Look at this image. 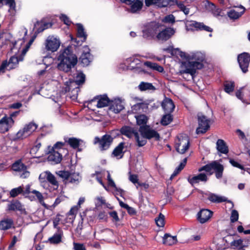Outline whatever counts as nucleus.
Listing matches in <instances>:
<instances>
[{
	"instance_id": "obj_1",
	"label": "nucleus",
	"mask_w": 250,
	"mask_h": 250,
	"mask_svg": "<svg viewBox=\"0 0 250 250\" xmlns=\"http://www.w3.org/2000/svg\"><path fill=\"white\" fill-rule=\"evenodd\" d=\"M180 56L186 60L182 63V67L184 69L183 73L190 74L193 76L197 69H201L203 66L202 62L205 60V55L201 52H180Z\"/></svg>"
},
{
	"instance_id": "obj_2",
	"label": "nucleus",
	"mask_w": 250,
	"mask_h": 250,
	"mask_svg": "<svg viewBox=\"0 0 250 250\" xmlns=\"http://www.w3.org/2000/svg\"><path fill=\"white\" fill-rule=\"evenodd\" d=\"M34 41V39L30 40L28 42H25L24 39H19L16 41L11 48L12 51L16 54V55L11 57L8 63H6V66L10 69H12L17 66L20 61H22L23 57L29 49Z\"/></svg>"
},
{
	"instance_id": "obj_3",
	"label": "nucleus",
	"mask_w": 250,
	"mask_h": 250,
	"mask_svg": "<svg viewBox=\"0 0 250 250\" xmlns=\"http://www.w3.org/2000/svg\"><path fill=\"white\" fill-rule=\"evenodd\" d=\"M58 60L59 61L58 69L65 72H69L78 62L77 56L68 47L60 51Z\"/></svg>"
},
{
	"instance_id": "obj_4",
	"label": "nucleus",
	"mask_w": 250,
	"mask_h": 250,
	"mask_svg": "<svg viewBox=\"0 0 250 250\" xmlns=\"http://www.w3.org/2000/svg\"><path fill=\"white\" fill-rule=\"evenodd\" d=\"M19 113L20 111H17L10 113L9 116L5 114L0 115V133L4 134L13 127Z\"/></svg>"
},
{
	"instance_id": "obj_5",
	"label": "nucleus",
	"mask_w": 250,
	"mask_h": 250,
	"mask_svg": "<svg viewBox=\"0 0 250 250\" xmlns=\"http://www.w3.org/2000/svg\"><path fill=\"white\" fill-rule=\"evenodd\" d=\"M212 170H214L215 172L216 178L220 179L222 178L224 171V167L222 165L215 161L201 167L198 169V171L201 172L205 170L211 174L212 173Z\"/></svg>"
},
{
	"instance_id": "obj_6",
	"label": "nucleus",
	"mask_w": 250,
	"mask_h": 250,
	"mask_svg": "<svg viewBox=\"0 0 250 250\" xmlns=\"http://www.w3.org/2000/svg\"><path fill=\"white\" fill-rule=\"evenodd\" d=\"M38 125L31 122L24 125L16 134L17 139H23L31 135L37 129Z\"/></svg>"
},
{
	"instance_id": "obj_7",
	"label": "nucleus",
	"mask_w": 250,
	"mask_h": 250,
	"mask_svg": "<svg viewBox=\"0 0 250 250\" xmlns=\"http://www.w3.org/2000/svg\"><path fill=\"white\" fill-rule=\"evenodd\" d=\"M189 146V140L187 135H180L177 137V139L175 141V148L179 153H185Z\"/></svg>"
},
{
	"instance_id": "obj_8",
	"label": "nucleus",
	"mask_w": 250,
	"mask_h": 250,
	"mask_svg": "<svg viewBox=\"0 0 250 250\" xmlns=\"http://www.w3.org/2000/svg\"><path fill=\"white\" fill-rule=\"evenodd\" d=\"M47 51L54 52L58 50L61 45V41L59 38L54 36H49L44 43Z\"/></svg>"
},
{
	"instance_id": "obj_9",
	"label": "nucleus",
	"mask_w": 250,
	"mask_h": 250,
	"mask_svg": "<svg viewBox=\"0 0 250 250\" xmlns=\"http://www.w3.org/2000/svg\"><path fill=\"white\" fill-rule=\"evenodd\" d=\"M160 27V24L155 22H151L146 25L143 30V37L145 38H153L157 34Z\"/></svg>"
},
{
	"instance_id": "obj_10",
	"label": "nucleus",
	"mask_w": 250,
	"mask_h": 250,
	"mask_svg": "<svg viewBox=\"0 0 250 250\" xmlns=\"http://www.w3.org/2000/svg\"><path fill=\"white\" fill-rule=\"evenodd\" d=\"M198 127L196 129L197 134H203L209 128V121L202 114L198 115Z\"/></svg>"
},
{
	"instance_id": "obj_11",
	"label": "nucleus",
	"mask_w": 250,
	"mask_h": 250,
	"mask_svg": "<svg viewBox=\"0 0 250 250\" xmlns=\"http://www.w3.org/2000/svg\"><path fill=\"white\" fill-rule=\"evenodd\" d=\"M39 180L42 183H46V181L54 186V189L58 188V182L55 177L50 172L46 171L42 172L39 176Z\"/></svg>"
},
{
	"instance_id": "obj_12",
	"label": "nucleus",
	"mask_w": 250,
	"mask_h": 250,
	"mask_svg": "<svg viewBox=\"0 0 250 250\" xmlns=\"http://www.w3.org/2000/svg\"><path fill=\"white\" fill-rule=\"evenodd\" d=\"M139 131L142 135L147 139L154 138L155 140H159L160 139L159 133L148 126H140Z\"/></svg>"
},
{
	"instance_id": "obj_13",
	"label": "nucleus",
	"mask_w": 250,
	"mask_h": 250,
	"mask_svg": "<svg viewBox=\"0 0 250 250\" xmlns=\"http://www.w3.org/2000/svg\"><path fill=\"white\" fill-rule=\"evenodd\" d=\"M239 66L244 73L248 71V67L250 62V55L249 53L244 52L239 54L237 57Z\"/></svg>"
},
{
	"instance_id": "obj_14",
	"label": "nucleus",
	"mask_w": 250,
	"mask_h": 250,
	"mask_svg": "<svg viewBox=\"0 0 250 250\" xmlns=\"http://www.w3.org/2000/svg\"><path fill=\"white\" fill-rule=\"evenodd\" d=\"M112 141V137L109 135H105L101 139L96 137L94 139V144H99V147L102 150L107 149Z\"/></svg>"
},
{
	"instance_id": "obj_15",
	"label": "nucleus",
	"mask_w": 250,
	"mask_h": 250,
	"mask_svg": "<svg viewBox=\"0 0 250 250\" xmlns=\"http://www.w3.org/2000/svg\"><path fill=\"white\" fill-rule=\"evenodd\" d=\"M85 75L83 73H79L76 78L75 81H69L65 82V92L69 91L71 89V87L73 86L79 85L80 84H83L85 81Z\"/></svg>"
},
{
	"instance_id": "obj_16",
	"label": "nucleus",
	"mask_w": 250,
	"mask_h": 250,
	"mask_svg": "<svg viewBox=\"0 0 250 250\" xmlns=\"http://www.w3.org/2000/svg\"><path fill=\"white\" fill-rule=\"evenodd\" d=\"M125 67L123 69L133 70L140 67L141 62L138 59L132 57L126 59L125 62Z\"/></svg>"
},
{
	"instance_id": "obj_17",
	"label": "nucleus",
	"mask_w": 250,
	"mask_h": 250,
	"mask_svg": "<svg viewBox=\"0 0 250 250\" xmlns=\"http://www.w3.org/2000/svg\"><path fill=\"white\" fill-rule=\"evenodd\" d=\"M213 212L209 209H202L197 214V219L201 224L208 222L212 215Z\"/></svg>"
},
{
	"instance_id": "obj_18",
	"label": "nucleus",
	"mask_w": 250,
	"mask_h": 250,
	"mask_svg": "<svg viewBox=\"0 0 250 250\" xmlns=\"http://www.w3.org/2000/svg\"><path fill=\"white\" fill-rule=\"evenodd\" d=\"M46 153L48 154L47 160L54 164H59L62 160V154L58 151L55 150H48Z\"/></svg>"
},
{
	"instance_id": "obj_19",
	"label": "nucleus",
	"mask_w": 250,
	"mask_h": 250,
	"mask_svg": "<svg viewBox=\"0 0 250 250\" xmlns=\"http://www.w3.org/2000/svg\"><path fill=\"white\" fill-rule=\"evenodd\" d=\"M124 108V102L120 98H115L111 101L110 110L118 113Z\"/></svg>"
},
{
	"instance_id": "obj_20",
	"label": "nucleus",
	"mask_w": 250,
	"mask_h": 250,
	"mask_svg": "<svg viewBox=\"0 0 250 250\" xmlns=\"http://www.w3.org/2000/svg\"><path fill=\"white\" fill-rule=\"evenodd\" d=\"M208 180L207 174L204 173H200L196 175H190L188 178V182L192 185L198 184L200 182L206 183Z\"/></svg>"
},
{
	"instance_id": "obj_21",
	"label": "nucleus",
	"mask_w": 250,
	"mask_h": 250,
	"mask_svg": "<svg viewBox=\"0 0 250 250\" xmlns=\"http://www.w3.org/2000/svg\"><path fill=\"white\" fill-rule=\"evenodd\" d=\"M80 60L83 65L87 66L92 60V57L90 53V49L87 46L83 47V52L80 57Z\"/></svg>"
},
{
	"instance_id": "obj_22",
	"label": "nucleus",
	"mask_w": 250,
	"mask_h": 250,
	"mask_svg": "<svg viewBox=\"0 0 250 250\" xmlns=\"http://www.w3.org/2000/svg\"><path fill=\"white\" fill-rule=\"evenodd\" d=\"M188 26L191 27V29L197 30H205L207 32H211L212 29L210 27L205 25L203 22H199L196 21H190Z\"/></svg>"
},
{
	"instance_id": "obj_23",
	"label": "nucleus",
	"mask_w": 250,
	"mask_h": 250,
	"mask_svg": "<svg viewBox=\"0 0 250 250\" xmlns=\"http://www.w3.org/2000/svg\"><path fill=\"white\" fill-rule=\"evenodd\" d=\"M175 33L173 28H167L159 32L157 38L159 40L167 41Z\"/></svg>"
},
{
	"instance_id": "obj_24",
	"label": "nucleus",
	"mask_w": 250,
	"mask_h": 250,
	"mask_svg": "<svg viewBox=\"0 0 250 250\" xmlns=\"http://www.w3.org/2000/svg\"><path fill=\"white\" fill-rule=\"evenodd\" d=\"M64 141L65 144L67 143L73 149H78L79 151H81L79 146L83 142V141L75 137L65 138Z\"/></svg>"
},
{
	"instance_id": "obj_25",
	"label": "nucleus",
	"mask_w": 250,
	"mask_h": 250,
	"mask_svg": "<svg viewBox=\"0 0 250 250\" xmlns=\"http://www.w3.org/2000/svg\"><path fill=\"white\" fill-rule=\"evenodd\" d=\"M162 106L165 113H171L175 108L173 101L168 98L164 99L162 103Z\"/></svg>"
},
{
	"instance_id": "obj_26",
	"label": "nucleus",
	"mask_w": 250,
	"mask_h": 250,
	"mask_svg": "<svg viewBox=\"0 0 250 250\" xmlns=\"http://www.w3.org/2000/svg\"><path fill=\"white\" fill-rule=\"evenodd\" d=\"M245 10V8L243 6L240 8L231 9L228 12V16L231 19H237L243 14Z\"/></svg>"
},
{
	"instance_id": "obj_27",
	"label": "nucleus",
	"mask_w": 250,
	"mask_h": 250,
	"mask_svg": "<svg viewBox=\"0 0 250 250\" xmlns=\"http://www.w3.org/2000/svg\"><path fill=\"white\" fill-rule=\"evenodd\" d=\"M65 145V143L62 142H57L53 146H49L47 147L48 150H55L56 151H58L60 152V153H63L65 154V155L68 154V150L67 149H64V146Z\"/></svg>"
},
{
	"instance_id": "obj_28",
	"label": "nucleus",
	"mask_w": 250,
	"mask_h": 250,
	"mask_svg": "<svg viewBox=\"0 0 250 250\" xmlns=\"http://www.w3.org/2000/svg\"><path fill=\"white\" fill-rule=\"evenodd\" d=\"M148 107L146 103H137L131 106V110L134 113H140L144 111Z\"/></svg>"
},
{
	"instance_id": "obj_29",
	"label": "nucleus",
	"mask_w": 250,
	"mask_h": 250,
	"mask_svg": "<svg viewBox=\"0 0 250 250\" xmlns=\"http://www.w3.org/2000/svg\"><path fill=\"white\" fill-rule=\"evenodd\" d=\"M13 225V220L11 218H4L0 221V229L7 230L12 228Z\"/></svg>"
},
{
	"instance_id": "obj_30",
	"label": "nucleus",
	"mask_w": 250,
	"mask_h": 250,
	"mask_svg": "<svg viewBox=\"0 0 250 250\" xmlns=\"http://www.w3.org/2000/svg\"><path fill=\"white\" fill-rule=\"evenodd\" d=\"M98 101L97 106L98 108H102L108 105L110 103V100L106 95H100L97 98Z\"/></svg>"
},
{
	"instance_id": "obj_31",
	"label": "nucleus",
	"mask_w": 250,
	"mask_h": 250,
	"mask_svg": "<svg viewBox=\"0 0 250 250\" xmlns=\"http://www.w3.org/2000/svg\"><path fill=\"white\" fill-rule=\"evenodd\" d=\"M145 3L147 6L155 4L159 7H163L167 5L168 0H145Z\"/></svg>"
},
{
	"instance_id": "obj_32",
	"label": "nucleus",
	"mask_w": 250,
	"mask_h": 250,
	"mask_svg": "<svg viewBox=\"0 0 250 250\" xmlns=\"http://www.w3.org/2000/svg\"><path fill=\"white\" fill-rule=\"evenodd\" d=\"M208 199L211 202L216 203L225 202L227 200V199L224 196H219L211 193L208 194Z\"/></svg>"
},
{
	"instance_id": "obj_33",
	"label": "nucleus",
	"mask_w": 250,
	"mask_h": 250,
	"mask_svg": "<svg viewBox=\"0 0 250 250\" xmlns=\"http://www.w3.org/2000/svg\"><path fill=\"white\" fill-rule=\"evenodd\" d=\"M121 132L122 134L126 136L128 138H131L135 137L137 132L134 128L129 126H124L121 128Z\"/></svg>"
},
{
	"instance_id": "obj_34",
	"label": "nucleus",
	"mask_w": 250,
	"mask_h": 250,
	"mask_svg": "<svg viewBox=\"0 0 250 250\" xmlns=\"http://www.w3.org/2000/svg\"><path fill=\"white\" fill-rule=\"evenodd\" d=\"M216 147L217 150L223 154H227L229 152V149L225 142L222 139H219L216 143Z\"/></svg>"
},
{
	"instance_id": "obj_35",
	"label": "nucleus",
	"mask_w": 250,
	"mask_h": 250,
	"mask_svg": "<svg viewBox=\"0 0 250 250\" xmlns=\"http://www.w3.org/2000/svg\"><path fill=\"white\" fill-rule=\"evenodd\" d=\"M177 242L176 236H172L168 234H166L163 237V243L167 245H172Z\"/></svg>"
},
{
	"instance_id": "obj_36",
	"label": "nucleus",
	"mask_w": 250,
	"mask_h": 250,
	"mask_svg": "<svg viewBox=\"0 0 250 250\" xmlns=\"http://www.w3.org/2000/svg\"><path fill=\"white\" fill-rule=\"evenodd\" d=\"M139 90L141 91H146V90H154L155 89V87L152 85L151 83L146 82H141L138 85Z\"/></svg>"
},
{
	"instance_id": "obj_37",
	"label": "nucleus",
	"mask_w": 250,
	"mask_h": 250,
	"mask_svg": "<svg viewBox=\"0 0 250 250\" xmlns=\"http://www.w3.org/2000/svg\"><path fill=\"white\" fill-rule=\"evenodd\" d=\"M82 178L78 173H70L68 182L78 185L81 181Z\"/></svg>"
},
{
	"instance_id": "obj_38",
	"label": "nucleus",
	"mask_w": 250,
	"mask_h": 250,
	"mask_svg": "<svg viewBox=\"0 0 250 250\" xmlns=\"http://www.w3.org/2000/svg\"><path fill=\"white\" fill-rule=\"evenodd\" d=\"M124 146V144L123 143H120L113 150L112 154L118 158H121L123 156V149Z\"/></svg>"
},
{
	"instance_id": "obj_39",
	"label": "nucleus",
	"mask_w": 250,
	"mask_h": 250,
	"mask_svg": "<svg viewBox=\"0 0 250 250\" xmlns=\"http://www.w3.org/2000/svg\"><path fill=\"white\" fill-rule=\"evenodd\" d=\"M243 240L240 239L233 240L230 243V246L233 249L237 250H245L244 246L243 244Z\"/></svg>"
},
{
	"instance_id": "obj_40",
	"label": "nucleus",
	"mask_w": 250,
	"mask_h": 250,
	"mask_svg": "<svg viewBox=\"0 0 250 250\" xmlns=\"http://www.w3.org/2000/svg\"><path fill=\"white\" fill-rule=\"evenodd\" d=\"M8 209L12 211L21 210L22 209V206L19 201H13L8 205Z\"/></svg>"
},
{
	"instance_id": "obj_41",
	"label": "nucleus",
	"mask_w": 250,
	"mask_h": 250,
	"mask_svg": "<svg viewBox=\"0 0 250 250\" xmlns=\"http://www.w3.org/2000/svg\"><path fill=\"white\" fill-rule=\"evenodd\" d=\"M135 117L137 125L141 126H144L143 125H146L148 121V117L144 114L135 115Z\"/></svg>"
},
{
	"instance_id": "obj_42",
	"label": "nucleus",
	"mask_w": 250,
	"mask_h": 250,
	"mask_svg": "<svg viewBox=\"0 0 250 250\" xmlns=\"http://www.w3.org/2000/svg\"><path fill=\"white\" fill-rule=\"evenodd\" d=\"M12 168L15 171L20 172H22L24 169H25L26 167L21 161H18L12 165Z\"/></svg>"
},
{
	"instance_id": "obj_43",
	"label": "nucleus",
	"mask_w": 250,
	"mask_h": 250,
	"mask_svg": "<svg viewBox=\"0 0 250 250\" xmlns=\"http://www.w3.org/2000/svg\"><path fill=\"white\" fill-rule=\"evenodd\" d=\"M144 64L145 65L154 70H157L159 72H162L164 71V68L156 63L151 62H144Z\"/></svg>"
},
{
	"instance_id": "obj_44",
	"label": "nucleus",
	"mask_w": 250,
	"mask_h": 250,
	"mask_svg": "<svg viewBox=\"0 0 250 250\" xmlns=\"http://www.w3.org/2000/svg\"><path fill=\"white\" fill-rule=\"evenodd\" d=\"M77 35L78 37L83 39L82 42H84L86 40V35L83 26L80 23L77 24Z\"/></svg>"
},
{
	"instance_id": "obj_45",
	"label": "nucleus",
	"mask_w": 250,
	"mask_h": 250,
	"mask_svg": "<svg viewBox=\"0 0 250 250\" xmlns=\"http://www.w3.org/2000/svg\"><path fill=\"white\" fill-rule=\"evenodd\" d=\"M143 6V1L137 0L131 5L130 11L132 13H135L141 9Z\"/></svg>"
},
{
	"instance_id": "obj_46",
	"label": "nucleus",
	"mask_w": 250,
	"mask_h": 250,
	"mask_svg": "<svg viewBox=\"0 0 250 250\" xmlns=\"http://www.w3.org/2000/svg\"><path fill=\"white\" fill-rule=\"evenodd\" d=\"M136 140V141L137 143V145L141 147L145 146L146 143V138H145L144 136L143 135L140 136L137 132L135 136L134 137Z\"/></svg>"
},
{
	"instance_id": "obj_47",
	"label": "nucleus",
	"mask_w": 250,
	"mask_h": 250,
	"mask_svg": "<svg viewBox=\"0 0 250 250\" xmlns=\"http://www.w3.org/2000/svg\"><path fill=\"white\" fill-rule=\"evenodd\" d=\"M173 2L175 3L178 7L182 11H183L185 15H188L189 14V10L188 8H187L185 5L184 4L183 2L182 1H179L177 0H173Z\"/></svg>"
},
{
	"instance_id": "obj_48",
	"label": "nucleus",
	"mask_w": 250,
	"mask_h": 250,
	"mask_svg": "<svg viewBox=\"0 0 250 250\" xmlns=\"http://www.w3.org/2000/svg\"><path fill=\"white\" fill-rule=\"evenodd\" d=\"M41 146V143L37 141L35 143V145L31 148L30 151V153L31 154L33 157H37V156H36V155L37 154L38 152L39 151Z\"/></svg>"
},
{
	"instance_id": "obj_49",
	"label": "nucleus",
	"mask_w": 250,
	"mask_h": 250,
	"mask_svg": "<svg viewBox=\"0 0 250 250\" xmlns=\"http://www.w3.org/2000/svg\"><path fill=\"white\" fill-rule=\"evenodd\" d=\"M166 113V114L163 116L161 120V123L164 125H168L172 121V116L170 114L171 113Z\"/></svg>"
},
{
	"instance_id": "obj_50",
	"label": "nucleus",
	"mask_w": 250,
	"mask_h": 250,
	"mask_svg": "<svg viewBox=\"0 0 250 250\" xmlns=\"http://www.w3.org/2000/svg\"><path fill=\"white\" fill-rule=\"evenodd\" d=\"M3 4L8 5L10 10H15V0H0V5Z\"/></svg>"
},
{
	"instance_id": "obj_51",
	"label": "nucleus",
	"mask_w": 250,
	"mask_h": 250,
	"mask_svg": "<svg viewBox=\"0 0 250 250\" xmlns=\"http://www.w3.org/2000/svg\"><path fill=\"white\" fill-rule=\"evenodd\" d=\"M94 203L95 207L98 208L105 204V200L103 197L97 196L94 198Z\"/></svg>"
},
{
	"instance_id": "obj_52",
	"label": "nucleus",
	"mask_w": 250,
	"mask_h": 250,
	"mask_svg": "<svg viewBox=\"0 0 250 250\" xmlns=\"http://www.w3.org/2000/svg\"><path fill=\"white\" fill-rule=\"evenodd\" d=\"M23 192V188L20 186L17 188H13L10 192L11 197H15Z\"/></svg>"
},
{
	"instance_id": "obj_53",
	"label": "nucleus",
	"mask_w": 250,
	"mask_h": 250,
	"mask_svg": "<svg viewBox=\"0 0 250 250\" xmlns=\"http://www.w3.org/2000/svg\"><path fill=\"white\" fill-rule=\"evenodd\" d=\"M31 192L36 195L39 202L44 207L46 208V205L44 202L43 197L42 194L36 190H33Z\"/></svg>"
},
{
	"instance_id": "obj_54",
	"label": "nucleus",
	"mask_w": 250,
	"mask_h": 250,
	"mask_svg": "<svg viewBox=\"0 0 250 250\" xmlns=\"http://www.w3.org/2000/svg\"><path fill=\"white\" fill-rule=\"evenodd\" d=\"M225 91L228 93H229L234 90V83L232 82H227L225 84Z\"/></svg>"
},
{
	"instance_id": "obj_55",
	"label": "nucleus",
	"mask_w": 250,
	"mask_h": 250,
	"mask_svg": "<svg viewBox=\"0 0 250 250\" xmlns=\"http://www.w3.org/2000/svg\"><path fill=\"white\" fill-rule=\"evenodd\" d=\"M157 225L159 227H163L165 225V216L160 213L159 216L155 219Z\"/></svg>"
},
{
	"instance_id": "obj_56",
	"label": "nucleus",
	"mask_w": 250,
	"mask_h": 250,
	"mask_svg": "<svg viewBox=\"0 0 250 250\" xmlns=\"http://www.w3.org/2000/svg\"><path fill=\"white\" fill-rule=\"evenodd\" d=\"M62 236L59 233L54 234V235L49 239L51 243L58 244L61 241Z\"/></svg>"
},
{
	"instance_id": "obj_57",
	"label": "nucleus",
	"mask_w": 250,
	"mask_h": 250,
	"mask_svg": "<svg viewBox=\"0 0 250 250\" xmlns=\"http://www.w3.org/2000/svg\"><path fill=\"white\" fill-rule=\"evenodd\" d=\"M108 184L110 187L114 188L115 190L118 191L121 196H122L124 191L121 188H118L112 179H110V180H108Z\"/></svg>"
},
{
	"instance_id": "obj_58",
	"label": "nucleus",
	"mask_w": 250,
	"mask_h": 250,
	"mask_svg": "<svg viewBox=\"0 0 250 250\" xmlns=\"http://www.w3.org/2000/svg\"><path fill=\"white\" fill-rule=\"evenodd\" d=\"M175 17L172 15L170 14L166 16L163 20L162 21L166 23H173L175 22Z\"/></svg>"
},
{
	"instance_id": "obj_59",
	"label": "nucleus",
	"mask_w": 250,
	"mask_h": 250,
	"mask_svg": "<svg viewBox=\"0 0 250 250\" xmlns=\"http://www.w3.org/2000/svg\"><path fill=\"white\" fill-rule=\"evenodd\" d=\"M57 174L60 177L63 178L64 180H66L68 182L70 174L69 172L66 171H59L57 172Z\"/></svg>"
},
{
	"instance_id": "obj_60",
	"label": "nucleus",
	"mask_w": 250,
	"mask_h": 250,
	"mask_svg": "<svg viewBox=\"0 0 250 250\" xmlns=\"http://www.w3.org/2000/svg\"><path fill=\"white\" fill-rule=\"evenodd\" d=\"M73 250H86L85 245L83 244L73 242Z\"/></svg>"
},
{
	"instance_id": "obj_61",
	"label": "nucleus",
	"mask_w": 250,
	"mask_h": 250,
	"mask_svg": "<svg viewBox=\"0 0 250 250\" xmlns=\"http://www.w3.org/2000/svg\"><path fill=\"white\" fill-rule=\"evenodd\" d=\"M102 173L101 172H96L95 173L93 174L92 176L94 177L96 176V179L99 182V183L102 185L104 188L106 189V187L104 186V184L103 183L102 180Z\"/></svg>"
},
{
	"instance_id": "obj_62",
	"label": "nucleus",
	"mask_w": 250,
	"mask_h": 250,
	"mask_svg": "<svg viewBox=\"0 0 250 250\" xmlns=\"http://www.w3.org/2000/svg\"><path fill=\"white\" fill-rule=\"evenodd\" d=\"M239 214L237 210L233 209L232 210L230 216V221L231 222L234 223L237 221L238 219Z\"/></svg>"
},
{
	"instance_id": "obj_63",
	"label": "nucleus",
	"mask_w": 250,
	"mask_h": 250,
	"mask_svg": "<svg viewBox=\"0 0 250 250\" xmlns=\"http://www.w3.org/2000/svg\"><path fill=\"white\" fill-rule=\"evenodd\" d=\"M129 180L135 185H138L139 183L138 176L136 174H131L130 173Z\"/></svg>"
},
{
	"instance_id": "obj_64",
	"label": "nucleus",
	"mask_w": 250,
	"mask_h": 250,
	"mask_svg": "<svg viewBox=\"0 0 250 250\" xmlns=\"http://www.w3.org/2000/svg\"><path fill=\"white\" fill-rule=\"evenodd\" d=\"M229 162L233 167H237L241 169H244L243 166L240 164L239 163H238L237 161H235L234 160L231 158H229Z\"/></svg>"
}]
</instances>
